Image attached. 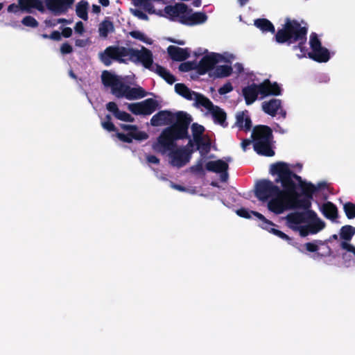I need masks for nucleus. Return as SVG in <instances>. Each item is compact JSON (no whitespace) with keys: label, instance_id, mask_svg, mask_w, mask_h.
I'll list each match as a JSON object with an SVG mask.
<instances>
[{"label":"nucleus","instance_id":"nucleus-24","mask_svg":"<svg viewBox=\"0 0 355 355\" xmlns=\"http://www.w3.org/2000/svg\"><path fill=\"white\" fill-rule=\"evenodd\" d=\"M209 112L211 113L214 121L216 123L220 125L223 128H227L228 125L226 121L227 114L226 112L220 107L216 105L213 106Z\"/></svg>","mask_w":355,"mask_h":355},{"label":"nucleus","instance_id":"nucleus-22","mask_svg":"<svg viewBox=\"0 0 355 355\" xmlns=\"http://www.w3.org/2000/svg\"><path fill=\"white\" fill-rule=\"evenodd\" d=\"M308 57L318 62H327L330 59V53L327 48L322 46L318 51L309 52Z\"/></svg>","mask_w":355,"mask_h":355},{"label":"nucleus","instance_id":"nucleus-17","mask_svg":"<svg viewBox=\"0 0 355 355\" xmlns=\"http://www.w3.org/2000/svg\"><path fill=\"white\" fill-rule=\"evenodd\" d=\"M167 52L173 61L182 62L186 60L190 56L189 49H182L175 46H169Z\"/></svg>","mask_w":355,"mask_h":355},{"label":"nucleus","instance_id":"nucleus-10","mask_svg":"<svg viewBox=\"0 0 355 355\" xmlns=\"http://www.w3.org/2000/svg\"><path fill=\"white\" fill-rule=\"evenodd\" d=\"M286 191H281V189L275 185L272 181L263 179L259 180L255 187V196L262 202L270 199L277 192L284 193Z\"/></svg>","mask_w":355,"mask_h":355},{"label":"nucleus","instance_id":"nucleus-11","mask_svg":"<svg viewBox=\"0 0 355 355\" xmlns=\"http://www.w3.org/2000/svg\"><path fill=\"white\" fill-rule=\"evenodd\" d=\"M159 106L158 102L153 98H147L141 102L128 104V110L135 115H150Z\"/></svg>","mask_w":355,"mask_h":355},{"label":"nucleus","instance_id":"nucleus-47","mask_svg":"<svg viewBox=\"0 0 355 355\" xmlns=\"http://www.w3.org/2000/svg\"><path fill=\"white\" fill-rule=\"evenodd\" d=\"M132 13L135 17H137L140 19L146 20V21L148 20V15L145 12L141 11V10H139V9L132 10Z\"/></svg>","mask_w":355,"mask_h":355},{"label":"nucleus","instance_id":"nucleus-23","mask_svg":"<svg viewBox=\"0 0 355 355\" xmlns=\"http://www.w3.org/2000/svg\"><path fill=\"white\" fill-rule=\"evenodd\" d=\"M300 194L291 196V209L302 208L304 211L311 210L312 199L305 196L303 198H300Z\"/></svg>","mask_w":355,"mask_h":355},{"label":"nucleus","instance_id":"nucleus-27","mask_svg":"<svg viewBox=\"0 0 355 355\" xmlns=\"http://www.w3.org/2000/svg\"><path fill=\"white\" fill-rule=\"evenodd\" d=\"M21 10L30 12L32 8L40 11L44 10L43 3L41 0H18Z\"/></svg>","mask_w":355,"mask_h":355},{"label":"nucleus","instance_id":"nucleus-64","mask_svg":"<svg viewBox=\"0 0 355 355\" xmlns=\"http://www.w3.org/2000/svg\"><path fill=\"white\" fill-rule=\"evenodd\" d=\"M171 187L178 190V191H185L187 190V189L182 186V185H180V184H174L173 182H171Z\"/></svg>","mask_w":355,"mask_h":355},{"label":"nucleus","instance_id":"nucleus-45","mask_svg":"<svg viewBox=\"0 0 355 355\" xmlns=\"http://www.w3.org/2000/svg\"><path fill=\"white\" fill-rule=\"evenodd\" d=\"M101 125L108 132H115L117 130L116 126L112 121H102Z\"/></svg>","mask_w":355,"mask_h":355},{"label":"nucleus","instance_id":"nucleus-5","mask_svg":"<svg viewBox=\"0 0 355 355\" xmlns=\"http://www.w3.org/2000/svg\"><path fill=\"white\" fill-rule=\"evenodd\" d=\"M101 80L105 87H111L112 94L119 98L124 97L128 100H135L144 98L147 94L142 87H131L124 83L120 76L108 71L102 73Z\"/></svg>","mask_w":355,"mask_h":355},{"label":"nucleus","instance_id":"nucleus-61","mask_svg":"<svg viewBox=\"0 0 355 355\" xmlns=\"http://www.w3.org/2000/svg\"><path fill=\"white\" fill-rule=\"evenodd\" d=\"M45 24L49 27H54L58 24V19H46Z\"/></svg>","mask_w":355,"mask_h":355},{"label":"nucleus","instance_id":"nucleus-54","mask_svg":"<svg viewBox=\"0 0 355 355\" xmlns=\"http://www.w3.org/2000/svg\"><path fill=\"white\" fill-rule=\"evenodd\" d=\"M167 83L172 85L173 84L176 78L175 77L168 71L166 74H165V76L163 78Z\"/></svg>","mask_w":355,"mask_h":355},{"label":"nucleus","instance_id":"nucleus-50","mask_svg":"<svg viewBox=\"0 0 355 355\" xmlns=\"http://www.w3.org/2000/svg\"><path fill=\"white\" fill-rule=\"evenodd\" d=\"M306 250L310 252H317L319 248L317 244L313 242L305 243Z\"/></svg>","mask_w":355,"mask_h":355},{"label":"nucleus","instance_id":"nucleus-15","mask_svg":"<svg viewBox=\"0 0 355 355\" xmlns=\"http://www.w3.org/2000/svg\"><path fill=\"white\" fill-rule=\"evenodd\" d=\"M258 85L261 98L266 96H276L282 94V89L277 82L272 83L269 79H265L262 83Z\"/></svg>","mask_w":355,"mask_h":355},{"label":"nucleus","instance_id":"nucleus-55","mask_svg":"<svg viewBox=\"0 0 355 355\" xmlns=\"http://www.w3.org/2000/svg\"><path fill=\"white\" fill-rule=\"evenodd\" d=\"M75 32L82 35L85 31L83 23L82 21H78L74 27Z\"/></svg>","mask_w":355,"mask_h":355},{"label":"nucleus","instance_id":"nucleus-37","mask_svg":"<svg viewBox=\"0 0 355 355\" xmlns=\"http://www.w3.org/2000/svg\"><path fill=\"white\" fill-rule=\"evenodd\" d=\"M343 210L348 219H353L355 218V204L351 202H347L343 205Z\"/></svg>","mask_w":355,"mask_h":355},{"label":"nucleus","instance_id":"nucleus-18","mask_svg":"<svg viewBox=\"0 0 355 355\" xmlns=\"http://www.w3.org/2000/svg\"><path fill=\"white\" fill-rule=\"evenodd\" d=\"M106 109L112 112L114 117L120 121L125 122H133L135 119L128 112L121 111L114 102H109L106 104Z\"/></svg>","mask_w":355,"mask_h":355},{"label":"nucleus","instance_id":"nucleus-59","mask_svg":"<svg viewBox=\"0 0 355 355\" xmlns=\"http://www.w3.org/2000/svg\"><path fill=\"white\" fill-rule=\"evenodd\" d=\"M61 35L65 38L70 37L72 35V29L69 27H65L62 29Z\"/></svg>","mask_w":355,"mask_h":355},{"label":"nucleus","instance_id":"nucleus-41","mask_svg":"<svg viewBox=\"0 0 355 355\" xmlns=\"http://www.w3.org/2000/svg\"><path fill=\"white\" fill-rule=\"evenodd\" d=\"M189 89V87H187L183 83H177L175 85V91L177 94H178L181 96H184L187 90Z\"/></svg>","mask_w":355,"mask_h":355},{"label":"nucleus","instance_id":"nucleus-16","mask_svg":"<svg viewBox=\"0 0 355 355\" xmlns=\"http://www.w3.org/2000/svg\"><path fill=\"white\" fill-rule=\"evenodd\" d=\"M45 2L48 10L51 11L54 15H60L68 11L74 0H46Z\"/></svg>","mask_w":355,"mask_h":355},{"label":"nucleus","instance_id":"nucleus-34","mask_svg":"<svg viewBox=\"0 0 355 355\" xmlns=\"http://www.w3.org/2000/svg\"><path fill=\"white\" fill-rule=\"evenodd\" d=\"M88 3L86 1L78 2L76 7V12L78 17L86 21L88 19Z\"/></svg>","mask_w":355,"mask_h":355},{"label":"nucleus","instance_id":"nucleus-7","mask_svg":"<svg viewBox=\"0 0 355 355\" xmlns=\"http://www.w3.org/2000/svg\"><path fill=\"white\" fill-rule=\"evenodd\" d=\"M164 12L171 20H175V18L178 17L180 23L187 26L201 24L207 19V16L205 12L193 13V10L184 3L166 6L164 8Z\"/></svg>","mask_w":355,"mask_h":355},{"label":"nucleus","instance_id":"nucleus-48","mask_svg":"<svg viewBox=\"0 0 355 355\" xmlns=\"http://www.w3.org/2000/svg\"><path fill=\"white\" fill-rule=\"evenodd\" d=\"M340 248L343 250H347L349 252H352L354 254L355 257V247L347 242H341L340 243ZM355 263V261H354Z\"/></svg>","mask_w":355,"mask_h":355},{"label":"nucleus","instance_id":"nucleus-43","mask_svg":"<svg viewBox=\"0 0 355 355\" xmlns=\"http://www.w3.org/2000/svg\"><path fill=\"white\" fill-rule=\"evenodd\" d=\"M156 73H157L160 77L164 78L165 76V74H166L169 71H168L166 68L158 64H155L154 71Z\"/></svg>","mask_w":355,"mask_h":355},{"label":"nucleus","instance_id":"nucleus-1","mask_svg":"<svg viewBox=\"0 0 355 355\" xmlns=\"http://www.w3.org/2000/svg\"><path fill=\"white\" fill-rule=\"evenodd\" d=\"M191 121V116L184 111L172 112L166 110L153 115L150 119L151 125H168L161 132L156 141L153 143V150L165 154L167 150L177 147V141L190 139L189 128Z\"/></svg>","mask_w":355,"mask_h":355},{"label":"nucleus","instance_id":"nucleus-49","mask_svg":"<svg viewBox=\"0 0 355 355\" xmlns=\"http://www.w3.org/2000/svg\"><path fill=\"white\" fill-rule=\"evenodd\" d=\"M120 127L123 130L129 131V132H140L138 130V127L136 125H130V124H121Z\"/></svg>","mask_w":355,"mask_h":355},{"label":"nucleus","instance_id":"nucleus-58","mask_svg":"<svg viewBox=\"0 0 355 355\" xmlns=\"http://www.w3.org/2000/svg\"><path fill=\"white\" fill-rule=\"evenodd\" d=\"M21 10L19 4L11 3L8 7V11L9 12L16 13Z\"/></svg>","mask_w":355,"mask_h":355},{"label":"nucleus","instance_id":"nucleus-21","mask_svg":"<svg viewBox=\"0 0 355 355\" xmlns=\"http://www.w3.org/2000/svg\"><path fill=\"white\" fill-rule=\"evenodd\" d=\"M116 137L123 142L132 143L133 139L137 141L146 140L148 138V135L145 132H129L128 134L117 132Z\"/></svg>","mask_w":355,"mask_h":355},{"label":"nucleus","instance_id":"nucleus-60","mask_svg":"<svg viewBox=\"0 0 355 355\" xmlns=\"http://www.w3.org/2000/svg\"><path fill=\"white\" fill-rule=\"evenodd\" d=\"M146 159L148 163L155 164H158L159 163V159L153 155H148L146 157Z\"/></svg>","mask_w":355,"mask_h":355},{"label":"nucleus","instance_id":"nucleus-13","mask_svg":"<svg viewBox=\"0 0 355 355\" xmlns=\"http://www.w3.org/2000/svg\"><path fill=\"white\" fill-rule=\"evenodd\" d=\"M255 217H257L260 220L259 226L270 233L275 234V236L281 238L283 240L286 241L289 244H292L293 239L288 236L287 234L284 233L283 232L277 230L272 227L276 226L275 223L272 221L267 219L263 215L257 211L252 212Z\"/></svg>","mask_w":355,"mask_h":355},{"label":"nucleus","instance_id":"nucleus-2","mask_svg":"<svg viewBox=\"0 0 355 355\" xmlns=\"http://www.w3.org/2000/svg\"><path fill=\"white\" fill-rule=\"evenodd\" d=\"M128 56L130 57L129 60L132 62H140L145 68L150 71H154L153 53L146 47L138 50L122 46H109L98 54L100 60L106 67L110 66L112 64V60L119 63L128 64V60L125 58Z\"/></svg>","mask_w":355,"mask_h":355},{"label":"nucleus","instance_id":"nucleus-40","mask_svg":"<svg viewBox=\"0 0 355 355\" xmlns=\"http://www.w3.org/2000/svg\"><path fill=\"white\" fill-rule=\"evenodd\" d=\"M196 67H194V64L191 62H182L179 65V70L182 72L190 71Z\"/></svg>","mask_w":355,"mask_h":355},{"label":"nucleus","instance_id":"nucleus-44","mask_svg":"<svg viewBox=\"0 0 355 355\" xmlns=\"http://www.w3.org/2000/svg\"><path fill=\"white\" fill-rule=\"evenodd\" d=\"M253 211H249L247 209L245 208H241V209H239L237 211H236V214L238 216L242 217V218H251V216L253 215L254 216L252 212Z\"/></svg>","mask_w":355,"mask_h":355},{"label":"nucleus","instance_id":"nucleus-52","mask_svg":"<svg viewBox=\"0 0 355 355\" xmlns=\"http://www.w3.org/2000/svg\"><path fill=\"white\" fill-rule=\"evenodd\" d=\"M296 43H297V45L294 46L293 49L295 50L299 49L302 53V55H300V57H305L307 51V49L305 46L306 43L301 44L300 42H297Z\"/></svg>","mask_w":355,"mask_h":355},{"label":"nucleus","instance_id":"nucleus-31","mask_svg":"<svg viewBox=\"0 0 355 355\" xmlns=\"http://www.w3.org/2000/svg\"><path fill=\"white\" fill-rule=\"evenodd\" d=\"M254 26L263 32H275V26L272 23L267 19H257L254 20Z\"/></svg>","mask_w":355,"mask_h":355},{"label":"nucleus","instance_id":"nucleus-56","mask_svg":"<svg viewBox=\"0 0 355 355\" xmlns=\"http://www.w3.org/2000/svg\"><path fill=\"white\" fill-rule=\"evenodd\" d=\"M49 39L55 41H60L62 39L61 33L58 31H53L49 35Z\"/></svg>","mask_w":355,"mask_h":355},{"label":"nucleus","instance_id":"nucleus-62","mask_svg":"<svg viewBox=\"0 0 355 355\" xmlns=\"http://www.w3.org/2000/svg\"><path fill=\"white\" fill-rule=\"evenodd\" d=\"M252 141L249 139H244L241 142V148L245 151L248 147L251 144Z\"/></svg>","mask_w":355,"mask_h":355},{"label":"nucleus","instance_id":"nucleus-25","mask_svg":"<svg viewBox=\"0 0 355 355\" xmlns=\"http://www.w3.org/2000/svg\"><path fill=\"white\" fill-rule=\"evenodd\" d=\"M248 113L247 110L238 112L236 114V125L241 130L248 132L251 130L252 121L249 116H245Z\"/></svg>","mask_w":355,"mask_h":355},{"label":"nucleus","instance_id":"nucleus-42","mask_svg":"<svg viewBox=\"0 0 355 355\" xmlns=\"http://www.w3.org/2000/svg\"><path fill=\"white\" fill-rule=\"evenodd\" d=\"M233 90V86L232 84L228 82L225 84H224L221 87L218 89V93L220 95L226 94Z\"/></svg>","mask_w":355,"mask_h":355},{"label":"nucleus","instance_id":"nucleus-35","mask_svg":"<svg viewBox=\"0 0 355 355\" xmlns=\"http://www.w3.org/2000/svg\"><path fill=\"white\" fill-rule=\"evenodd\" d=\"M197 149L199 150L202 157H205L211 150V141L208 138L207 141H204L203 138L198 143H196Z\"/></svg>","mask_w":355,"mask_h":355},{"label":"nucleus","instance_id":"nucleus-36","mask_svg":"<svg viewBox=\"0 0 355 355\" xmlns=\"http://www.w3.org/2000/svg\"><path fill=\"white\" fill-rule=\"evenodd\" d=\"M191 131L194 142H200L202 138V134L205 132V128L201 125L194 123L191 125Z\"/></svg>","mask_w":355,"mask_h":355},{"label":"nucleus","instance_id":"nucleus-30","mask_svg":"<svg viewBox=\"0 0 355 355\" xmlns=\"http://www.w3.org/2000/svg\"><path fill=\"white\" fill-rule=\"evenodd\" d=\"M114 31L113 22L109 20L107 18L105 19L102 22L100 23L98 26L99 35L102 37L106 38L110 33H112Z\"/></svg>","mask_w":355,"mask_h":355},{"label":"nucleus","instance_id":"nucleus-8","mask_svg":"<svg viewBox=\"0 0 355 355\" xmlns=\"http://www.w3.org/2000/svg\"><path fill=\"white\" fill-rule=\"evenodd\" d=\"M251 137L254 150L257 154L266 157L275 155V151L272 147V130L269 126L265 125H256L253 128Z\"/></svg>","mask_w":355,"mask_h":355},{"label":"nucleus","instance_id":"nucleus-12","mask_svg":"<svg viewBox=\"0 0 355 355\" xmlns=\"http://www.w3.org/2000/svg\"><path fill=\"white\" fill-rule=\"evenodd\" d=\"M223 59L224 57L217 53H211L203 56L196 66L197 73L199 75H205L209 71H213L212 70H214L215 65Z\"/></svg>","mask_w":355,"mask_h":355},{"label":"nucleus","instance_id":"nucleus-29","mask_svg":"<svg viewBox=\"0 0 355 355\" xmlns=\"http://www.w3.org/2000/svg\"><path fill=\"white\" fill-rule=\"evenodd\" d=\"M232 73V68L229 65H219L215 67L209 76L214 78H225L230 76Z\"/></svg>","mask_w":355,"mask_h":355},{"label":"nucleus","instance_id":"nucleus-20","mask_svg":"<svg viewBox=\"0 0 355 355\" xmlns=\"http://www.w3.org/2000/svg\"><path fill=\"white\" fill-rule=\"evenodd\" d=\"M282 107V101L280 99L272 98L268 101L262 103V110L267 114L274 117L277 112Z\"/></svg>","mask_w":355,"mask_h":355},{"label":"nucleus","instance_id":"nucleus-26","mask_svg":"<svg viewBox=\"0 0 355 355\" xmlns=\"http://www.w3.org/2000/svg\"><path fill=\"white\" fill-rule=\"evenodd\" d=\"M205 168L210 172L219 173L228 171L229 165L227 162L222 159L216 161H209L205 164Z\"/></svg>","mask_w":355,"mask_h":355},{"label":"nucleus","instance_id":"nucleus-14","mask_svg":"<svg viewBox=\"0 0 355 355\" xmlns=\"http://www.w3.org/2000/svg\"><path fill=\"white\" fill-rule=\"evenodd\" d=\"M166 152H170L172 165L178 167H182L189 162L192 151H189L185 148H176L175 147L171 150H167Z\"/></svg>","mask_w":355,"mask_h":355},{"label":"nucleus","instance_id":"nucleus-38","mask_svg":"<svg viewBox=\"0 0 355 355\" xmlns=\"http://www.w3.org/2000/svg\"><path fill=\"white\" fill-rule=\"evenodd\" d=\"M309 44L312 50L311 51H318L320 47L322 46L320 39L318 38L317 34L315 33H311L310 35Z\"/></svg>","mask_w":355,"mask_h":355},{"label":"nucleus","instance_id":"nucleus-53","mask_svg":"<svg viewBox=\"0 0 355 355\" xmlns=\"http://www.w3.org/2000/svg\"><path fill=\"white\" fill-rule=\"evenodd\" d=\"M191 169L193 172L197 173H200V174L205 173L204 168L202 166V163L201 161L200 162H198L196 165L192 166Z\"/></svg>","mask_w":355,"mask_h":355},{"label":"nucleus","instance_id":"nucleus-6","mask_svg":"<svg viewBox=\"0 0 355 355\" xmlns=\"http://www.w3.org/2000/svg\"><path fill=\"white\" fill-rule=\"evenodd\" d=\"M308 28L302 26L296 19L286 18L281 29H278L275 34V40L279 44L286 43L288 45L300 42L301 44L306 43Z\"/></svg>","mask_w":355,"mask_h":355},{"label":"nucleus","instance_id":"nucleus-51","mask_svg":"<svg viewBox=\"0 0 355 355\" xmlns=\"http://www.w3.org/2000/svg\"><path fill=\"white\" fill-rule=\"evenodd\" d=\"M130 35L135 39L139 40L140 41H144L145 37L144 33L139 31H132L130 32Z\"/></svg>","mask_w":355,"mask_h":355},{"label":"nucleus","instance_id":"nucleus-39","mask_svg":"<svg viewBox=\"0 0 355 355\" xmlns=\"http://www.w3.org/2000/svg\"><path fill=\"white\" fill-rule=\"evenodd\" d=\"M21 23L25 26L37 28L39 25L38 21L32 16L28 15L23 18Z\"/></svg>","mask_w":355,"mask_h":355},{"label":"nucleus","instance_id":"nucleus-33","mask_svg":"<svg viewBox=\"0 0 355 355\" xmlns=\"http://www.w3.org/2000/svg\"><path fill=\"white\" fill-rule=\"evenodd\" d=\"M195 103L194 105L196 107H204L209 111L211 109H213V106L214 105L213 103L206 96H205L203 94L197 93L196 97L194 98Z\"/></svg>","mask_w":355,"mask_h":355},{"label":"nucleus","instance_id":"nucleus-19","mask_svg":"<svg viewBox=\"0 0 355 355\" xmlns=\"http://www.w3.org/2000/svg\"><path fill=\"white\" fill-rule=\"evenodd\" d=\"M243 96L245 98L246 105L252 104L258 97L259 94V85L252 83L242 89Z\"/></svg>","mask_w":355,"mask_h":355},{"label":"nucleus","instance_id":"nucleus-46","mask_svg":"<svg viewBox=\"0 0 355 355\" xmlns=\"http://www.w3.org/2000/svg\"><path fill=\"white\" fill-rule=\"evenodd\" d=\"M73 47L68 42L63 43L60 46V52L63 55L72 53Z\"/></svg>","mask_w":355,"mask_h":355},{"label":"nucleus","instance_id":"nucleus-9","mask_svg":"<svg viewBox=\"0 0 355 355\" xmlns=\"http://www.w3.org/2000/svg\"><path fill=\"white\" fill-rule=\"evenodd\" d=\"M282 173H284L294 187V194H300L298 193V189H300L302 193L304 196L308 197L309 199H313V194L318 191V188L316 187L311 182H307L302 180V177L293 172L289 165L286 162H277Z\"/></svg>","mask_w":355,"mask_h":355},{"label":"nucleus","instance_id":"nucleus-4","mask_svg":"<svg viewBox=\"0 0 355 355\" xmlns=\"http://www.w3.org/2000/svg\"><path fill=\"white\" fill-rule=\"evenodd\" d=\"M288 227L299 232L302 237L309 234H315L325 227L324 221L320 220L313 210L295 211L286 217Z\"/></svg>","mask_w":355,"mask_h":355},{"label":"nucleus","instance_id":"nucleus-57","mask_svg":"<svg viewBox=\"0 0 355 355\" xmlns=\"http://www.w3.org/2000/svg\"><path fill=\"white\" fill-rule=\"evenodd\" d=\"M198 92L191 90L189 88L183 96L187 100L191 101L194 99Z\"/></svg>","mask_w":355,"mask_h":355},{"label":"nucleus","instance_id":"nucleus-28","mask_svg":"<svg viewBox=\"0 0 355 355\" xmlns=\"http://www.w3.org/2000/svg\"><path fill=\"white\" fill-rule=\"evenodd\" d=\"M321 211L327 219L334 220L338 218L337 207L331 202L324 203L322 206Z\"/></svg>","mask_w":355,"mask_h":355},{"label":"nucleus","instance_id":"nucleus-32","mask_svg":"<svg viewBox=\"0 0 355 355\" xmlns=\"http://www.w3.org/2000/svg\"><path fill=\"white\" fill-rule=\"evenodd\" d=\"M355 235V227L349 225L343 226L340 230V238L344 240L343 242L350 241Z\"/></svg>","mask_w":355,"mask_h":355},{"label":"nucleus","instance_id":"nucleus-63","mask_svg":"<svg viewBox=\"0 0 355 355\" xmlns=\"http://www.w3.org/2000/svg\"><path fill=\"white\" fill-rule=\"evenodd\" d=\"M349 255L347 254V253L342 254V258L345 261V266L347 267L350 266V259H349Z\"/></svg>","mask_w":355,"mask_h":355},{"label":"nucleus","instance_id":"nucleus-3","mask_svg":"<svg viewBox=\"0 0 355 355\" xmlns=\"http://www.w3.org/2000/svg\"><path fill=\"white\" fill-rule=\"evenodd\" d=\"M270 173L276 175L275 183H280L284 193L277 192L268 202V209L275 214H281L284 211L291 209V196L294 194V187L287 175L282 173L277 162L270 167Z\"/></svg>","mask_w":355,"mask_h":355}]
</instances>
